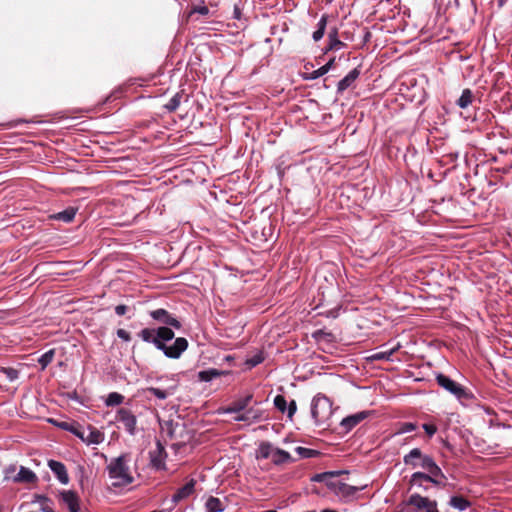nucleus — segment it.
Masks as SVG:
<instances>
[{
    "mask_svg": "<svg viewBox=\"0 0 512 512\" xmlns=\"http://www.w3.org/2000/svg\"><path fill=\"white\" fill-rule=\"evenodd\" d=\"M196 481L190 479L183 487L179 488L172 496L173 502H179L189 497L195 489Z\"/></svg>",
    "mask_w": 512,
    "mask_h": 512,
    "instance_id": "dca6fc26",
    "label": "nucleus"
},
{
    "mask_svg": "<svg viewBox=\"0 0 512 512\" xmlns=\"http://www.w3.org/2000/svg\"><path fill=\"white\" fill-rule=\"evenodd\" d=\"M48 467L55 474V476L57 477V479L59 480V482L61 484L66 485L69 483V476L67 473V469L62 462H59L56 460H49Z\"/></svg>",
    "mask_w": 512,
    "mask_h": 512,
    "instance_id": "ddd939ff",
    "label": "nucleus"
},
{
    "mask_svg": "<svg viewBox=\"0 0 512 512\" xmlns=\"http://www.w3.org/2000/svg\"><path fill=\"white\" fill-rule=\"evenodd\" d=\"M62 428L71 431V429H74L73 427H69L67 423H63L60 425Z\"/></svg>",
    "mask_w": 512,
    "mask_h": 512,
    "instance_id": "5fc2aeb1",
    "label": "nucleus"
},
{
    "mask_svg": "<svg viewBox=\"0 0 512 512\" xmlns=\"http://www.w3.org/2000/svg\"><path fill=\"white\" fill-rule=\"evenodd\" d=\"M150 464L153 468L161 470L165 468L166 452L163 445L158 441L153 450L149 452Z\"/></svg>",
    "mask_w": 512,
    "mask_h": 512,
    "instance_id": "1a4fd4ad",
    "label": "nucleus"
},
{
    "mask_svg": "<svg viewBox=\"0 0 512 512\" xmlns=\"http://www.w3.org/2000/svg\"><path fill=\"white\" fill-rule=\"evenodd\" d=\"M423 428H424L425 432L427 433V435L430 437H432L437 431L436 426L433 424L425 423V424H423Z\"/></svg>",
    "mask_w": 512,
    "mask_h": 512,
    "instance_id": "a18cd8bd",
    "label": "nucleus"
},
{
    "mask_svg": "<svg viewBox=\"0 0 512 512\" xmlns=\"http://www.w3.org/2000/svg\"><path fill=\"white\" fill-rule=\"evenodd\" d=\"M129 463L130 456L128 454L111 459L107 465V472L112 486L125 487L133 483L134 477Z\"/></svg>",
    "mask_w": 512,
    "mask_h": 512,
    "instance_id": "f257e3e1",
    "label": "nucleus"
},
{
    "mask_svg": "<svg viewBox=\"0 0 512 512\" xmlns=\"http://www.w3.org/2000/svg\"><path fill=\"white\" fill-rule=\"evenodd\" d=\"M271 461L276 465H280L292 461V457L287 451L280 448H275L271 457Z\"/></svg>",
    "mask_w": 512,
    "mask_h": 512,
    "instance_id": "a878e982",
    "label": "nucleus"
},
{
    "mask_svg": "<svg viewBox=\"0 0 512 512\" xmlns=\"http://www.w3.org/2000/svg\"><path fill=\"white\" fill-rule=\"evenodd\" d=\"M333 64H334V59H331L325 65H323L322 68L327 69V72H328L332 68Z\"/></svg>",
    "mask_w": 512,
    "mask_h": 512,
    "instance_id": "864d4df0",
    "label": "nucleus"
},
{
    "mask_svg": "<svg viewBox=\"0 0 512 512\" xmlns=\"http://www.w3.org/2000/svg\"><path fill=\"white\" fill-rule=\"evenodd\" d=\"M176 387H177L176 384L169 386L166 389H160V388H156V387H148L146 389V392L154 395L155 397H157L160 400H165L166 398H168L169 396H172L175 393Z\"/></svg>",
    "mask_w": 512,
    "mask_h": 512,
    "instance_id": "412c9836",
    "label": "nucleus"
},
{
    "mask_svg": "<svg viewBox=\"0 0 512 512\" xmlns=\"http://www.w3.org/2000/svg\"><path fill=\"white\" fill-rule=\"evenodd\" d=\"M4 373L7 375L8 379L10 381H14L15 379L18 378V372L15 369H12V368L4 369Z\"/></svg>",
    "mask_w": 512,
    "mask_h": 512,
    "instance_id": "c03bdc74",
    "label": "nucleus"
},
{
    "mask_svg": "<svg viewBox=\"0 0 512 512\" xmlns=\"http://www.w3.org/2000/svg\"><path fill=\"white\" fill-rule=\"evenodd\" d=\"M415 429H416V425L415 424L410 423V422H406V423H402L400 425L398 433H400V434L408 433V432L414 431Z\"/></svg>",
    "mask_w": 512,
    "mask_h": 512,
    "instance_id": "79ce46f5",
    "label": "nucleus"
},
{
    "mask_svg": "<svg viewBox=\"0 0 512 512\" xmlns=\"http://www.w3.org/2000/svg\"><path fill=\"white\" fill-rule=\"evenodd\" d=\"M138 336L147 343H152L159 350V348H163V345L159 342V338H157L156 329L144 328L142 329Z\"/></svg>",
    "mask_w": 512,
    "mask_h": 512,
    "instance_id": "6ab92c4d",
    "label": "nucleus"
},
{
    "mask_svg": "<svg viewBox=\"0 0 512 512\" xmlns=\"http://www.w3.org/2000/svg\"><path fill=\"white\" fill-rule=\"evenodd\" d=\"M295 452L302 458H312L318 454V452L315 450L301 447V446L297 447L295 449Z\"/></svg>",
    "mask_w": 512,
    "mask_h": 512,
    "instance_id": "ea45409f",
    "label": "nucleus"
},
{
    "mask_svg": "<svg viewBox=\"0 0 512 512\" xmlns=\"http://www.w3.org/2000/svg\"><path fill=\"white\" fill-rule=\"evenodd\" d=\"M409 504L418 510H425V512H439L437 509V502L423 497L419 494H413L409 498Z\"/></svg>",
    "mask_w": 512,
    "mask_h": 512,
    "instance_id": "0eeeda50",
    "label": "nucleus"
},
{
    "mask_svg": "<svg viewBox=\"0 0 512 512\" xmlns=\"http://www.w3.org/2000/svg\"><path fill=\"white\" fill-rule=\"evenodd\" d=\"M233 16L235 19H240L241 18V12H240V9L237 5L234 6V11H233Z\"/></svg>",
    "mask_w": 512,
    "mask_h": 512,
    "instance_id": "603ef678",
    "label": "nucleus"
},
{
    "mask_svg": "<svg viewBox=\"0 0 512 512\" xmlns=\"http://www.w3.org/2000/svg\"><path fill=\"white\" fill-rule=\"evenodd\" d=\"M128 310V307L126 305H117L115 307V313L118 315V316H122L124 315Z\"/></svg>",
    "mask_w": 512,
    "mask_h": 512,
    "instance_id": "8fccbe9b",
    "label": "nucleus"
},
{
    "mask_svg": "<svg viewBox=\"0 0 512 512\" xmlns=\"http://www.w3.org/2000/svg\"><path fill=\"white\" fill-rule=\"evenodd\" d=\"M76 212H77L76 208L68 207L67 209H65V210H63L61 212L53 214L51 216V218L54 219V220L63 221L65 223H69V222H71L74 219V217L76 215Z\"/></svg>",
    "mask_w": 512,
    "mask_h": 512,
    "instance_id": "393cba45",
    "label": "nucleus"
},
{
    "mask_svg": "<svg viewBox=\"0 0 512 512\" xmlns=\"http://www.w3.org/2000/svg\"><path fill=\"white\" fill-rule=\"evenodd\" d=\"M43 511H44V512H52V510H51V509H48V507L43 508Z\"/></svg>",
    "mask_w": 512,
    "mask_h": 512,
    "instance_id": "4d7b16f0",
    "label": "nucleus"
},
{
    "mask_svg": "<svg viewBox=\"0 0 512 512\" xmlns=\"http://www.w3.org/2000/svg\"><path fill=\"white\" fill-rule=\"evenodd\" d=\"M400 348V345L397 344L395 347L391 348L390 350H387V351H380V352H376L374 354H372L369 358L371 360H391V357L392 355L398 351V349Z\"/></svg>",
    "mask_w": 512,
    "mask_h": 512,
    "instance_id": "c756f323",
    "label": "nucleus"
},
{
    "mask_svg": "<svg viewBox=\"0 0 512 512\" xmlns=\"http://www.w3.org/2000/svg\"><path fill=\"white\" fill-rule=\"evenodd\" d=\"M71 432L76 435L78 438H80L84 443H85V436H86V429H78V428H74V429H71Z\"/></svg>",
    "mask_w": 512,
    "mask_h": 512,
    "instance_id": "09e8293b",
    "label": "nucleus"
},
{
    "mask_svg": "<svg viewBox=\"0 0 512 512\" xmlns=\"http://www.w3.org/2000/svg\"><path fill=\"white\" fill-rule=\"evenodd\" d=\"M149 314L155 321L159 323L173 327L175 329L181 328V323L165 309L159 308L150 311Z\"/></svg>",
    "mask_w": 512,
    "mask_h": 512,
    "instance_id": "6e6552de",
    "label": "nucleus"
},
{
    "mask_svg": "<svg viewBox=\"0 0 512 512\" xmlns=\"http://www.w3.org/2000/svg\"><path fill=\"white\" fill-rule=\"evenodd\" d=\"M84 438L87 445H98L104 441L105 435L99 429L93 426H88L86 428V436Z\"/></svg>",
    "mask_w": 512,
    "mask_h": 512,
    "instance_id": "2eb2a0df",
    "label": "nucleus"
},
{
    "mask_svg": "<svg viewBox=\"0 0 512 512\" xmlns=\"http://www.w3.org/2000/svg\"><path fill=\"white\" fill-rule=\"evenodd\" d=\"M429 476H432L440 481V485L442 484V480L446 479L443 474L441 468L438 465H435L434 468L428 472Z\"/></svg>",
    "mask_w": 512,
    "mask_h": 512,
    "instance_id": "a19ab883",
    "label": "nucleus"
},
{
    "mask_svg": "<svg viewBox=\"0 0 512 512\" xmlns=\"http://www.w3.org/2000/svg\"><path fill=\"white\" fill-rule=\"evenodd\" d=\"M233 414H234V416H233L234 421L245 422V416H244L243 411L238 412V413H233Z\"/></svg>",
    "mask_w": 512,
    "mask_h": 512,
    "instance_id": "3c124183",
    "label": "nucleus"
},
{
    "mask_svg": "<svg viewBox=\"0 0 512 512\" xmlns=\"http://www.w3.org/2000/svg\"><path fill=\"white\" fill-rule=\"evenodd\" d=\"M344 46V43L337 38V32L329 33V50H338Z\"/></svg>",
    "mask_w": 512,
    "mask_h": 512,
    "instance_id": "c9c22d12",
    "label": "nucleus"
},
{
    "mask_svg": "<svg viewBox=\"0 0 512 512\" xmlns=\"http://www.w3.org/2000/svg\"><path fill=\"white\" fill-rule=\"evenodd\" d=\"M275 447L269 442H263L259 445L257 458L271 459Z\"/></svg>",
    "mask_w": 512,
    "mask_h": 512,
    "instance_id": "c85d7f7f",
    "label": "nucleus"
},
{
    "mask_svg": "<svg viewBox=\"0 0 512 512\" xmlns=\"http://www.w3.org/2000/svg\"><path fill=\"white\" fill-rule=\"evenodd\" d=\"M326 24H327V17L325 15H323L317 24V26H318L317 30L314 31V33L312 35L314 41H319L320 39H322V37L325 33Z\"/></svg>",
    "mask_w": 512,
    "mask_h": 512,
    "instance_id": "72a5a7b5",
    "label": "nucleus"
},
{
    "mask_svg": "<svg viewBox=\"0 0 512 512\" xmlns=\"http://www.w3.org/2000/svg\"><path fill=\"white\" fill-rule=\"evenodd\" d=\"M340 473L341 472H324L315 475L312 480L316 482H324L331 491H333L338 497L345 500L352 499L358 491L366 487V485L362 487L352 486L335 479V476Z\"/></svg>",
    "mask_w": 512,
    "mask_h": 512,
    "instance_id": "f03ea898",
    "label": "nucleus"
},
{
    "mask_svg": "<svg viewBox=\"0 0 512 512\" xmlns=\"http://www.w3.org/2000/svg\"><path fill=\"white\" fill-rule=\"evenodd\" d=\"M192 13H198V14H201V15H207L209 13V9L207 6L205 5H201V6H195L192 11Z\"/></svg>",
    "mask_w": 512,
    "mask_h": 512,
    "instance_id": "49530a36",
    "label": "nucleus"
},
{
    "mask_svg": "<svg viewBox=\"0 0 512 512\" xmlns=\"http://www.w3.org/2000/svg\"><path fill=\"white\" fill-rule=\"evenodd\" d=\"M321 512H337V511L336 510H332V509H324Z\"/></svg>",
    "mask_w": 512,
    "mask_h": 512,
    "instance_id": "6e6d98bb",
    "label": "nucleus"
},
{
    "mask_svg": "<svg viewBox=\"0 0 512 512\" xmlns=\"http://www.w3.org/2000/svg\"><path fill=\"white\" fill-rule=\"evenodd\" d=\"M473 101V93L470 89H464L460 98L457 100V105L465 109L467 108Z\"/></svg>",
    "mask_w": 512,
    "mask_h": 512,
    "instance_id": "2f4dec72",
    "label": "nucleus"
},
{
    "mask_svg": "<svg viewBox=\"0 0 512 512\" xmlns=\"http://www.w3.org/2000/svg\"><path fill=\"white\" fill-rule=\"evenodd\" d=\"M369 414V411H360L355 414L349 415L341 421L340 425L346 432H348L351 429H353L356 425H358L360 422L365 420L369 416Z\"/></svg>",
    "mask_w": 512,
    "mask_h": 512,
    "instance_id": "9b49d317",
    "label": "nucleus"
},
{
    "mask_svg": "<svg viewBox=\"0 0 512 512\" xmlns=\"http://www.w3.org/2000/svg\"><path fill=\"white\" fill-rule=\"evenodd\" d=\"M435 465H437V464L430 456L423 455V454H422V458L420 459V462L418 463V466L422 467L427 472L431 471Z\"/></svg>",
    "mask_w": 512,
    "mask_h": 512,
    "instance_id": "e433bc0d",
    "label": "nucleus"
},
{
    "mask_svg": "<svg viewBox=\"0 0 512 512\" xmlns=\"http://www.w3.org/2000/svg\"><path fill=\"white\" fill-rule=\"evenodd\" d=\"M422 458V452L419 448L412 449L408 454H406L403 458V462L411 466L412 468L418 467V463Z\"/></svg>",
    "mask_w": 512,
    "mask_h": 512,
    "instance_id": "5701e85b",
    "label": "nucleus"
},
{
    "mask_svg": "<svg viewBox=\"0 0 512 512\" xmlns=\"http://www.w3.org/2000/svg\"><path fill=\"white\" fill-rule=\"evenodd\" d=\"M226 371L217 370L215 368L200 371L198 373V379L203 382H210L221 375L227 374Z\"/></svg>",
    "mask_w": 512,
    "mask_h": 512,
    "instance_id": "b1692460",
    "label": "nucleus"
},
{
    "mask_svg": "<svg viewBox=\"0 0 512 512\" xmlns=\"http://www.w3.org/2000/svg\"><path fill=\"white\" fill-rule=\"evenodd\" d=\"M16 483H34L37 481L36 474L29 468L20 466L17 475L13 478Z\"/></svg>",
    "mask_w": 512,
    "mask_h": 512,
    "instance_id": "f3484780",
    "label": "nucleus"
},
{
    "mask_svg": "<svg viewBox=\"0 0 512 512\" xmlns=\"http://www.w3.org/2000/svg\"><path fill=\"white\" fill-rule=\"evenodd\" d=\"M253 400V394L249 393L234 400L229 406L223 409V413H238L245 411Z\"/></svg>",
    "mask_w": 512,
    "mask_h": 512,
    "instance_id": "9d476101",
    "label": "nucleus"
},
{
    "mask_svg": "<svg viewBox=\"0 0 512 512\" xmlns=\"http://www.w3.org/2000/svg\"><path fill=\"white\" fill-rule=\"evenodd\" d=\"M62 502L68 507L69 512H79V498L74 491L65 490L60 492Z\"/></svg>",
    "mask_w": 512,
    "mask_h": 512,
    "instance_id": "4468645a",
    "label": "nucleus"
},
{
    "mask_svg": "<svg viewBox=\"0 0 512 512\" xmlns=\"http://www.w3.org/2000/svg\"><path fill=\"white\" fill-rule=\"evenodd\" d=\"M263 360H264V356H263L262 352H257L253 356L247 358L245 361V364L249 368H253V367L259 365L260 363H262Z\"/></svg>",
    "mask_w": 512,
    "mask_h": 512,
    "instance_id": "4c0bfd02",
    "label": "nucleus"
},
{
    "mask_svg": "<svg viewBox=\"0 0 512 512\" xmlns=\"http://www.w3.org/2000/svg\"><path fill=\"white\" fill-rule=\"evenodd\" d=\"M332 414V403L331 401L322 394H317L313 400L311 405V415L316 424H322Z\"/></svg>",
    "mask_w": 512,
    "mask_h": 512,
    "instance_id": "7ed1b4c3",
    "label": "nucleus"
},
{
    "mask_svg": "<svg viewBox=\"0 0 512 512\" xmlns=\"http://www.w3.org/2000/svg\"><path fill=\"white\" fill-rule=\"evenodd\" d=\"M436 381L440 387L454 395L457 399H468L470 397V393L465 387L444 374H438Z\"/></svg>",
    "mask_w": 512,
    "mask_h": 512,
    "instance_id": "20e7f679",
    "label": "nucleus"
},
{
    "mask_svg": "<svg viewBox=\"0 0 512 512\" xmlns=\"http://www.w3.org/2000/svg\"><path fill=\"white\" fill-rule=\"evenodd\" d=\"M327 73V69L325 68H318L317 70H314L308 77H306L307 79H311V80H314V79H317L321 76H323L324 74Z\"/></svg>",
    "mask_w": 512,
    "mask_h": 512,
    "instance_id": "37998d69",
    "label": "nucleus"
},
{
    "mask_svg": "<svg viewBox=\"0 0 512 512\" xmlns=\"http://www.w3.org/2000/svg\"><path fill=\"white\" fill-rule=\"evenodd\" d=\"M117 336L122 339L123 341H130L131 337H130V333L124 329H118L117 330Z\"/></svg>",
    "mask_w": 512,
    "mask_h": 512,
    "instance_id": "de8ad7c7",
    "label": "nucleus"
},
{
    "mask_svg": "<svg viewBox=\"0 0 512 512\" xmlns=\"http://www.w3.org/2000/svg\"><path fill=\"white\" fill-rule=\"evenodd\" d=\"M359 75L360 70L358 68L351 70L342 80L339 81L337 85V91L339 93L344 92L356 81Z\"/></svg>",
    "mask_w": 512,
    "mask_h": 512,
    "instance_id": "a211bd4d",
    "label": "nucleus"
},
{
    "mask_svg": "<svg viewBox=\"0 0 512 512\" xmlns=\"http://www.w3.org/2000/svg\"><path fill=\"white\" fill-rule=\"evenodd\" d=\"M206 512H223L225 503L217 497L210 496L205 502Z\"/></svg>",
    "mask_w": 512,
    "mask_h": 512,
    "instance_id": "4be33fe9",
    "label": "nucleus"
},
{
    "mask_svg": "<svg viewBox=\"0 0 512 512\" xmlns=\"http://www.w3.org/2000/svg\"><path fill=\"white\" fill-rule=\"evenodd\" d=\"M245 423L253 424L264 419V411L257 407H248L244 412Z\"/></svg>",
    "mask_w": 512,
    "mask_h": 512,
    "instance_id": "aec40b11",
    "label": "nucleus"
},
{
    "mask_svg": "<svg viewBox=\"0 0 512 512\" xmlns=\"http://www.w3.org/2000/svg\"><path fill=\"white\" fill-rule=\"evenodd\" d=\"M116 421L123 424L124 429L130 435H135L137 431V418L133 412L127 408H120L116 412Z\"/></svg>",
    "mask_w": 512,
    "mask_h": 512,
    "instance_id": "39448f33",
    "label": "nucleus"
},
{
    "mask_svg": "<svg viewBox=\"0 0 512 512\" xmlns=\"http://www.w3.org/2000/svg\"><path fill=\"white\" fill-rule=\"evenodd\" d=\"M187 347L188 341L183 337H178L172 345H163V348H159V350L168 358L178 359Z\"/></svg>",
    "mask_w": 512,
    "mask_h": 512,
    "instance_id": "423d86ee",
    "label": "nucleus"
},
{
    "mask_svg": "<svg viewBox=\"0 0 512 512\" xmlns=\"http://www.w3.org/2000/svg\"><path fill=\"white\" fill-rule=\"evenodd\" d=\"M423 481L431 482L435 485H440V481L432 476H429L428 474L422 473V472H415L412 474L411 482L414 485H421Z\"/></svg>",
    "mask_w": 512,
    "mask_h": 512,
    "instance_id": "bb28decb",
    "label": "nucleus"
},
{
    "mask_svg": "<svg viewBox=\"0 0 512 512\" xmlns=\"http://www.w3.org/2000/svg\"><path fill=\"white\" fill-rule=\"evenodd\" d=\"M449 504L459 511H464L470 506V502L462 496L451 497Z\"/></svg>",
    "mask_w": 512,
    "mask_h": 512,
    "instance_id": "7c9ffc66",
    "label": "nucleus"
},
{
    "mask_svg": "<svg viewBox=\"0 0 512 512\" xmlns=\"http://www.w3.org/2000/svg\"><path fill=\"white\" fill-rule=\"evenodd\" d=\"M55 355V350L50 349L47 352H45L41 357L38 359L39 364L41 365V369L44 370L52 361Z\"/></svg>",
    "mask_w": 512,
    "mask_h": 512,
    "instance_id": "f704fd0d",
    "label": "nucleus"
},
{
    "mask_svg": "<svg viewBox=\"0 0 512 512\" xmlns=\"http://www.w3.org/2000/svg\"><path fill=\"white\" fill-rule=\"evenodd\" d=\"M180 102H181V95L179 93H177L165 104V108L169 112H174L179 107Z\"/></svg>",
    "mask_w": 512,
    "mask_h": 512,
    "instance_id": "58836bf2",
    "label": "nucleus"
},
{
    "mask_svg": "<svg viewBox=\"0 0 512 512\" xmlns=\"http://www.w3.org/2000/svg\"><path fill=\"white\" fill-rule=\"evenodd\" d=\"M124 401V396L118 392H111L107 395L105 399L106 406H117L122 404Z\"/></svg>",
    "mask_w": 512,
    "mask_h": 512,
    "instance_id": "473e14b6",
    "label": "nucleus"
},
{
    "mask_svg": "<svg viewBox=\"0 0 512 512\" xmlns=\"http://www.w3.org/2000/svg\"><path fill=\"white\" fill-rule=\"evenodd\" d=\"M275 407L282 413H287V416L291 419L297 410V405L294 400H292L289 405H287V401L283 395H277L274 398Z\"/></svg>",
    "mask_w": 512,
    "mask_h": 512,
    "instance_id": "f8f14e48",
    "label": "nucleus"
},
{
    "mask_svg": "<svg viewBox=\"0 0 512 512\" xmlns=\"http://www.w3.org/2000/svg\"><path fill=\"white\" fill-rule=\"evenodd\" d=\"M157 338L162 345H166L165 342L170 341L174 338V332L167 326H162L156 329Z\"/></svg>",
    "mask_w": 512,
    "mask_h": 512,
    "instance_id": "cd10ccee",
    "label": "nucleus"
}]
</instances>
